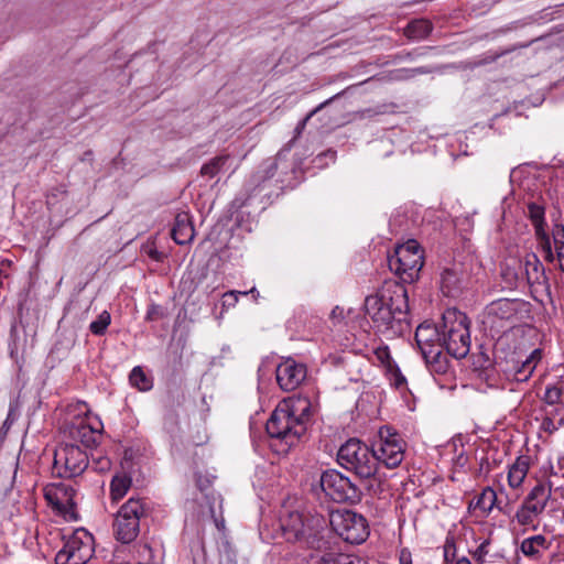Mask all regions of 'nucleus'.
Returning <instances> with one entry per match:
<instances>
[{
	"instance_id": "26",
	"label": "nucleus",
	"mask_w": 564,
	"mask_h": 564,
	"mask_svg": "<svg viewBox=\"0 0 564 564\" xmlns=\"http://www.w3.org/2000/svg\"><path fill=\"white\" fill-rule=\"evenodd\" d=\"M432 31V24L429 20L416 19L410 22L405 28V35L411 40H423Z\"/></svg>"
},
{
	"instance_id": "52",
	"label": "nucleus",
	"mask_w": 564,
	"mask_h": 564,
	"mask_svg": "<svg viewBox=\"0 0 564 564\" xmlns=\"http://www.w3.org/2000/svg\"><path fill=\"white\" fill-rule=\"evenodd\" d=\"M460 564H471L467 557H460Z\"/></svg>"
},
{
	"instance_id": "24",
	"label": "nucleus",
	"mask_w": 564,
	"mask_h": 564,
	"mask_svg": "<svg viewBox=\"0 0 564 564\" xmlns=\"http://www.w3.org/2000/svg\"><path fill=\"white\" fill-rule=\"evenodd\" d=\"M441 291L447 297L455 299L458 294V275L455 264L445 267L441 273Z\"/></svg>"
},
{
	"instance_id": "34",
	"label": "nucleus",
	"mask_w": 564,
	"mask_h": 564,
	"mask_svg": "<svg viewBox=\"0 0 564 564\" xmlns=\"http://www.w3.org/2000/svg\"><path fill=\"white\" fill-rule=\"evenodd\" d=\"M390 383L397 389H402L406 384L405 377L401 373L398 366L394 364L393 366L387 369Z\"/></svg>"
},
{
	"instance_id": "25",
	"label": "nucleus",
	"mask_w": 564,
	"mask_h": 564,
	"mask_svg": "<svg viewBox=\"0 0 564 564\" xmlns=\"http://www.w3.org/2000/svg\"><path fill=\"white\" fill-rule=\"evenodd\" d=\"M230 160L229 154L215 156L202 166L200 174L205 177L213 178L228 167Z\"/></svg>"
},
{
	"instance_id": "19",
	"label": "nucleus",
	"mask_w": 564,
	"mask_h": 564,
	"mask_svg": "<svg viewBox=\"0 0 564 564\" xmlns=\"http://www.w3.org/2000/svg\"><path fill=\"white\" fill-rule=\"evenodd\" d=\"M278 163L275 159L264 161L259 170L250 177L246 184V191L253 193L263 189L271 178L275 175Z\"/></svg>"
},
{
	"instance_id": "49",
	"label": "nucleus",
	"mask_w": 564,
	"mask_h": 564,
	"mask_svg": "<svg viewBox=\"0 0 564 564\" xmlns=\"http://www.w3.org/2000/svg\"><path fill=\"white\" fill-rule=\"evenodd\" d=\"M240 295H248L250 294L254 301L259 297V291L256 288H251L249 291H239Z\"/></svg>"
},
{
	"instance_id": "8",
	"label": "nucleus",
	"mask_w": 564,
	"mask_h": 564,
	"mask_svg": "<svg viewBox=\"0 0 564 564\" xmlns=\"http://www.w3.org/2000/svg\"><path fill=\"white\" fill-rule=\"evenodd\" d=\"M149 513V508L142 499L130 498L118 510L113 530L117 540L122 543L132 542L140 532V523Z\"/></svg>"
},
{
	"instance_id": "7",
	"label": "nucleus",
	"mask_w": 564,
	"mask_h": 564,
	"mask_svg": "<svg viewBox=\"0 0 564 564\" xmlns=\"http://www.w3.org/2000/svg\"><path fill=\"white\" fill-rule=\"evenodd\" d=\"M63 542L55 555V564H86L95 553L94 536L84 528L65 534Z\"/></svg>"
},
{
	"instance_id": "22",
	"label": "nucleus",
	"mask_w": 564,
	"mask_h": 564,
	"mask_svg": "<svg viewBox=\"0 0 564 564\" xmlns=\"http://www.w3.org/2000/svg\"><path fill=\"white\" fill-rule=\"evenodd\" d=\"M530 468L529 457L519 456L514 463L509 467L507 479L508 485L512 489H518L522 486Z\"/></svg>"
},
{
	"instance_id": "27",
	"label": "nucleus",
	"mask_w": 564,
	"mask_h": 564,
	"mask_svg": "<svg viewBox=\"0 0 564 564\" xmlns=\"http://www.w3.org/2000/svg\"><path fill=\"white\" fill-rule=\"evenodd\" d=\"M132 480L126 474H118L113 476L110 484V495L113 500L121 499L131 487Z\"/></svg>"
},
{
	"instance_id": "48",
	"label": "nucleus",
	"mask_w": 564,
	"mask_h": 564,
	"mask_svg": "<svg viewBox=\"0 0 564 564\" xmlns=\"http://www.w3.org/2000/svg\"><path fill=\"white\" fill-rule=\"evenodd\" d=\"M159 307L155 305H152L147 313V318L150 321L156 319Z\"/></svg>"
},
{
	"instance_id": "4",
	"label": "nucleus",
	"mask_w": 564,
	"mask_h": 564,
	"mask_svg": "<svg viewBox=\"0 0 564 564\" xmlns=\"http://www.w3.org/2000/svg\"><path fill=\"white\" fill-rule=\"evenodd\" d=\"M337 462L360 479H370L378 475L371 447L357 438H350L339 447Z\"/></svg>"
},
{
	"instance_id": "1",
	"label": "nucleus",
	"mask_w": 564,
	"mask_h": 564,
	"mask_svg": "<svg viewBox=\"0 0 564 564\" xmlns=\"http://www.w3.org/2000/svg\"><path fill=\"white\" fill-rule=\"evenodd\" d=\"M364 307L376 332L387 339L409 332V299L404 284L394 280L384 281L372 294L366 296Z\"/></svg>"
},
{
	"instance_id": "31",
	"label": "nucleus",
	"mask_w": 564,
	"mask_h": 564,
	"mask_svg": "<svg viewBox=\"0 0 564 564\" xmlns=\"http://www.w3.org/2000/svg\"><path fill=\"white\" fill-rule=\"evenodd\" d=\"M361 561L349 554L344 553H327L323 555L318 564H360Z\"/></svg>"
},
{
	"instance_id": "45",
	"label": "nucleus",
	"mask_w": 564,
	"mask_h": 564,
	"mask_svg": "<svg viewBox=\"0 0 564 564\" xmlns=\"http://www.w3.org/2000/svg\"><path fill=\"white\" fill-rule=\"evenodd\" d=\"M213 482V478L208 476L197 475L196 484L200 491L206 490Z\"/></svg>"
},
{
	"instance_id": "47",
	"label": "nucleus",
	"mask_w": 564,
	"mask_h": 564,
	"mask_svg": "<svg viewBox=\"0 0 564 564\" xmlns=\"http://www.w3.org/2000/svg\"><path fill=\"white\" fill-rule=\"evenodd\" d=\"M399 564H413L411 552L408 549H402L400 551Z\"/></svg>"
},
{
	"instance_id": "6",
	"label": "nucleus",
	"mask_w": 564,
	"mask_h": 564,
	"mask_svg": "<svg viewBox=\"0 0 564 564\" xmlns=\"http://www.w3.org/2000/svg\"><path fill=\"white\" fill-rule=\"evenodd\" d=\"M373 457H376V468L379 474V467L392 469L398 467L404 459L405 442L402 437L389 426L379 430L378 438L371 444Z\"/></svg>"
},
{
	"instance_id": "28",
	"label": "nucleus",
	"mask_w": 564,
	"mask_h": 564,
	"mask_svg": "<svg viewBox=\"0 0 564 564\" xmlns=\"http://www.w3.org/2000/svg\"><path fill=\"white\" fill-rule=\"evenodd\" d=\"M524 271L529 283H540L543 276V267L535 254L525 258Z\"/></svg>"
},
{
	"instance_id": "30",
	"label": "nucleus",
	"mask_w": 564,
	"mask_h": 564,
	"mask_svg": "<svg viewBox=\"0 0 564 564\" xmlns=\"http://www.w3.org/2000/svg\"><path fill=\"white\" fill-rule=\"evenodd\" d=\"M130 383L140 391H149L152 388V380L145 375L141 367H134L129 376Z\"/></svg>"
},
{
	"instance_id": "23",
	"label": "nucleus",
	"mask_w": 564,
	"mask_h": 564,
	"mask_svg": "<svg viewBox=\"0 0 564 564\" xmlns=\"http://www.w3.org/2000/svg\"><path fill=\"white\" fill-rule=\"evenodd\" d=\"M550 547V542H547L546 538L542 534L533 535L524 539L520 544L521 552L533 560L541 558V550H547Z\"/></svg>"
},
{
	"instance_id": "33",
	"label": "nucleus",
	"mask_w": 564,
	"mask_h": 564,
	"mask_svg": "<svg viewBox=\"0 0 564 564\" xmlns=\"http://www.w3.org/2000/svg\"><path fill=\"white\" fill-rule=\"evenodd\" d=\"M110 322V314L107 311H104L99 314L96 321L90 323L89 329L94 335L101 336L106 333Z\"/></svg>"
},
{
	"instance_id": "3",
	"label": "nucleus",
	"mask_w": 564,
	"mask_h": 564,
	"mask_svg": "<svg viewBox=\"0 0 564 564\" xmlns=\"http://www.w3.org/2000/svg\"><path fill=\"white\" fill-rule=\"evenodd\" d=\"M457 337L458 311L455 306L443 313L442 321L437 326L424 322L417 326L415 332V341L425 362H430V356L441 347L445 348L454 359H457Z\"/></svg>"
},
{
	"instance_id": "54",
	"label": "nucleus",
	"mask_w": 564,
	"mask_h": 564,
	"mask_svg": "<svg viewBox=\"0 0 564 564\" xmlns=\"http://www.w3.org/2000/svg\"><path fill=\"white\" fill-rule=\"evenodd\" d=\"M465 221L467 224V228H464V230H467L468 228L471 227V223H470L469 218H466Z\"/></svg>"
},
{
	"instance_id": "10",
	"label": "nucleus",
	"mask_w": 564,
	"mask_h": 564,
	"mask_svg": "<svg viewBox=\"0 0 564 564\" xmlns=\"http://www.w3.org/2000/svg\"><path fill=\"white\" fill-rule=\"evenodd\" d=\"M551 497V484L538 482L518 508L514 514L517 522L522 527L531 525L533 530H536L534 521L544 512Z\"/></svg>"
},
{
	"instance_id": "5",
	"label": "nucleus",
	"mask_w": 564,
	"mask_h": 564,
	"mask_svg": "<svg viewBox=\"0 0 564 564\" xmlns=\"http://www.w3.org/2000/svg\"><path fill=\"white\" fill-rule=\"evenodd\" d=\"M388 264L402 282L412 283L423 267V250L416 240L410 239L395 247L393 254L388 258Z\"/></svg>"
},
{
	"instance_id": "39",
	"label": "nucleus",
	"mask_w": 564,
	"mask_h": 564,
	"mask_svg": "<svg viewBox=\"0 0 564 564\" xmlns=\"http://www.w3.org/2000/svg\"><path fill=\"white\" fill-rule=\"evenodd\" d=\"M470 359H473L471 365L475 371L486 369L490 364L489 357L482 351L471 355Z\"/></svg>"
},
{
	"instance_id": "15",
	"label": "nucleus",
	"mask_w": 564,
	"mask_h": 564,
	"mask_svg": "<svg viewBox=\"0 0 564 564\" xmlns=\"http://www.w3.org/2000/svg\"><path fill=\"white\" fill-rule=\"evenodd\" d=\"M275 373L280 388L284 391H292L305 379L306 368L294 359L288 358L279 364Z\"/></svg>"
},
{
	"instance_id": "42",
	"label": "nucleus",
	"mask_w": 564,
	"mask_h": 564,
	"mask_svg": "<svg viewBox=\"0 0 564 564\" xmlns=\"http://www.w3.org/2000/svg\"><path fill=\"white\" fill-rule=\"evenodd\" d=\"M329 101H330V99H329V100H327V101H325V102H323V104H321V105H319L318 107H316L315 109H313V110H312V111H311V112H310V113H308V115H307V116H306V117H305V118H304V119H303V120L297 124V127L295 128V132H296V134H300V133L304 130V128H305V126H306L307 121H308V120H310V119H311V118H312V117H313L317 111H319V110H321V109H322L326 104H328Z\"/></svg>"
},
{
	"instance_id": "40",
	"label": "nucleus",
	"mask_w": 564,
	"mask_h": 564,
	"mask_svg": "<svg viewBox=\"0 0 564 564\" xmlns=\"http://www.w3.org/2000/svg\"><path fill=\"white\" fill-rule=\"evenodd\" d=\"M533 371H534V369H530L527 366V360H524L517 368V370L514 372V378L517 381L524 382L532 376Z\"/></svg>"
},
{
	"instance_id": "35",
	"label": "nucleus",
	"mask_w": 564,
	"mask_h": 564,
	"mask_svg": "<svg viewBox=\"0 0 564 564\" xmlns=\"http://www.w3.org/2000/svg\"><path fill=\"white\" fill-rule=\"evenodd\" d=\"M459 324L466 330V335L460 334V345L466 347V350L463 354H460V359H462V358H465L467 352L469 351V346H470V336H469L470 321L468 319V317L465 314L460 313Z\"/></svg>"
},
{
	"instance_id": "13",
	"label": "nucleus",
	"mask_w": 564,
	"mask_h": 564,
	"mask_svg": "<svg viewBox=\"0 0 564 564\" xmlns=\"http://www.w3.org/2000/svg\"><path fill=\"white\" fill-rule=\"evenodd\" d=\"M319 482L325 495L335 502H345L356 496L357 490L350 479L337 470L324 471Z\"/></svg>"
},
{
	"instance_id": "38",
	"label": "nucleus",
	"mask_w": 564,
	"mask_h": 564,
	"mask_svg": "<svg viewBox=\"0 0 564 564\" xmlns=\"http://www.w3.org/2000/svg\"><path fill=\"white\" fill-rule=\"evenodd\" d=\"M377 359L388 369L393 366L394 362L390 356L388 346H380L375 350Z\"/></svg>"
},
{
	"instance_id": "21",
	"label": "nucleus",
	"mask_w": 564,
	"mask_h": 564,
	"mask_svg": "<svg viewBox=\"0 0 564 564\" xmlns=\"http://www.w3.org/2000/svg\"><path fill=\"white\" fill-rule=\"evenodd\" d=\"M496 502V491L492 488L487 487L484 488L475 499L468 502V511L470 513H475L476 516H486L494 509Z\"/></svg>"
},
{
	"instance_id": "18",
	"label": "nucleus",
	"mask_w": 564,
	"mask_h": 564,
	"mask_svg": "<svg viewBox=\"0 0 564 564\" xmlns=\"http://www.w3.org/2000/svg\"><path fill=\"white\" fill-rule=\"evenodd\" d=\"M280 525L288 541H297L311 535L307 524H305L302 514L297 511L282 514Z\"/></svg>"
},
{
	"instance_id": "20",
	"label": "nucleus",
	"mask_w": 564,
	"mask_h": 564,
	"mask_svg": "<svg viewBox=\"0 0 564 564\" xmlns=\"http://www.w3.org/2000/svg\"><path fill=\"white\" fill-rule=\"evenodd\" d=\"M171 234L177 245H186L194 239L195 230L191 216L187 213H178L175 216Z\"/></svg>"
},
{
	"instance_id": "9",
	"label": "nucleus",
	"mask_w": 564,
	"mask_h": 564,
	"mask_svg": "<svg viewBox=\"0 0 564 564\" xmlns=\"http://www.w3.org/2000/svg\"><path fill=\"white\" fill-rule=\"evenodd\" d=\"M329 524L338 536L350 544H360L369 535L367 519L352 510H333L329 514Z\"/></svg>"
},
{
	"instance_id": "12",
	"label": "nucleus",
	"mask_w": 564,
	"mask_h": 564,
	"mask_svg": "<svg viewBox=\"0 0 564 564\" xmlns=\"http://www.w3.org/2000/svg\"><path fill=\"white\" fill-rule=\"evenodd\" d=\"M47 503L66 521H77V494L65 482H52L44 487Z\"/></svg>"
},
{
	"instance_id": "37",
	"label": "nucleus",
	"mask_w": 564,
	"mask_h": 564,
	"mask_svg": "<svg viewBox=\"0 0 564 564\" xmlns=\"http://www.w3.org/2000/svg\"><path fill=\"white\" fill-rule=\"evenodd\" d=\"M138 554H139V564H154L155 557L153 554V550L148 544L139 545L138 547Z\"/></svg>"
},
{
	"instance_id": "50",
	"label": "nucleus",
	"mask_w": 564,
	"mask_h": 564,
	"mask_svg": "<svg viewBox=\"0 0 564 564\" xmlns=\"http://www.w3.org/2000/svg\"><path fill=\"white\" fill-rule=\"evenodd\" d=\"M99 465H100V469L101 470L109 469L110 460L107 459V458H102V459L99 460Z\"/></svg>"
},
{
	"instance_id": "46",
	"label": "nucleus",
	"mask_w": 564,
	"mask_h": 564,
	"mask_svg": "<svg viewBox=\"0 0 564 564\" xmlns=\"http://www.w3.org/2000/svg\"><path fill=\"white\" fill-rule=\"evenodd\" d=\"M488 544H489L488 541H484L477 547V550L473 553L474 558H476L478 562H481V558L488 553V551H487Z\"/></svg>"
},
{
	"instance_id": "11",
	"label": "nucleus",
	"mask_w": 564,
	"mask_h": 564,
	"mask_svg": "<svg viewBox=\"0 0 564 564\" xmlns=\"http://www.w3.org/2000/svg\"><path fill=\"white\" fill-rule=\"evenodd\" d=\"M86 452L74 444H64L55 449L53 471L63 478L82 475L88 467Z\"/></svg>"
},
{
	"instance_id": "44",
	"label": "nucleus",
	"mask_w": 564,
	"mask_h": 564,
	"mask_svg": "<svg viewBox=\"0 0 564 564\" xmlns=\"http://www.w3.org/2000/svg\"><path fill=\"white\" fill-rule=\"evenodd\" d=\"M329 318L332 319L334 325L340 323L345 318L344 308L340 306H335L329 314Z\"/></svg>"
},
{
	"instance_id": "53",
	"label": "nucleus",
	"mask_w": 564,
	"mask_h": 564,
	"mask_svg": "<svg viewBox=\"0 0 564 564\" xmlns=\"http://www.w3.org/2000/svg\"><path fill=\"white\" fill-rule=\"evenodd\" d=\"M467 531H469L468 528L464 527L462 530H460V536L462 535H466Z\"/></svg>"
},
{
	"instance_id": "55",
	"label": "nucleus",
	"mask_w": 564,
	"mask_h": 564,
	"mask_svg": "<svg viewBox=\"0 0 564 564\" xmlns=\"http://www.w3.org/2000/svg\"><path fill=\"white\" fill-rule=\"evenodd\" d=\"M51 199H52V197L48 195V196H47V204H52V200H51Z\"/></svg>"
},
{
	"instance_id": "2",
	"label": "nucleus",
	"mask_w": 564,
	"mask_h": 564,
	"mask_svg": "<svg viewBox=\"0 0 564 564\" xmlns=\"http://www.w3.org/2000/svg\"><path fill=\"white\" fill-rule=\"evenodd\" d=\"M312 416V403L307 397L294 395L281 401L267 422L265 430L286 452L305 434Z\"/></svg>"
},
{
	"instance_id": "36",
	"label": "nucleus",
	"mask_w": 564,
	"mask_h": 564,
	"mask_svg": "<svg viewBox=\"0 0 564 564\" xmlns=\"http://www.w3.org/2000/svg\"><path fill=\"white\" fill-rule=\"evenodd\" d=\"M563 390L558 386H547L544 393V401L547 404H557L561 402Z\"/></svg>"
},
{
	"instance_id": "41",
	"label": "nucleus",
	"mask_w": 564,
	"mask_h": 564,
	"mask_svg": "<svg viewBox=\"0 0 564 564\" xmlns=\"http://www.w3.org/2000/svg\"><path fill=\"white\" fill-rule=\"evenodd\" d=\"M239 295H240L239 291H228V292L224 293L223 300H221L223 307L224 308L234 307L238 302Z\"/></svg>"
},
{
	"instance_id": "51",
	"label": "nucleus",
	"mask_w": 564,
	"mask_h": 564,
	"mask_svg": "<svg viewBox=\"0 0 564 564\" xmlns=\"http://www.w3.org/2000/svg\"><path fill=\"white\" fill-rule=\"evenodd\" d=\"M234 204H235L237 207H242V206L246 204V200H245V199H243V200H240V198H238V197H237V198L234 200Z\"/></svg>"
},
{
	"instance_id": "14",
	"label": "nucleus",
	"mask_w": 564,
	"mask_h": 564,
	"mask_svg": "<svg viewBox=\"0 0 564 564\" xmlns=\"http://www.w3.org/2000/svg\"><path fill=\"white\" fill-rule=\"evenodd\" d=\"M449 358L454 360L447 350L444 354L441 349H437L430 356V362H426V365H429L432 372L440 376L437 382L441 389L454 391L456 388V376L455 368L451 364Z\"/></svg>"
},
{
	"instance_id": "32",
	"label": "nucleus",
	"mask_w": 564,
	"mask_h": 564,
	"mask_svg": "<svg viewBox=\"0 0 564 564\" xmlns=\"http://www.w3.org/2000/svg\"><path fill=\"white\" fill-rule=\"evenodd\" d=\"M456 534L448 532L445 543L443 545L444 561L446 564H458L457 546H456Z\"/></svg>"
},
{
	"instance_id": "29",
	"label": "nucleus",
	"mask_w": 564,
	"mask_h": 564,
	"mask_svg": "<svg viewBox=\"0 0 564 564\" xmlns=\"http://www.w3.org/2000/svg\"><path fill=\"white\" fill-rule=\"evenodd\" d=\"M553 245L556 258L560 262V269L564 272V226L555 225L552 230Z\"/></svg>"
},
{
	"instance_id": "17",
	"label": "nucleus",
	"mask_w": 564,
	"mask_h": 564,
	"mask_svg": "<svg viewBox=\"0 0 564 564\" xmlns=\"http://www.w3.org/2000/svg\"><path fill=\"white\" fill-rule=\"evenodd\" d=\"M528 215L535 228V235L544 252L545 260L553 262L555 254L552 250L551 239L544 230V208L535 203H530L528 205Z\"/></svg>"
},
{
	"instance_id": "16",
	"label": "nucleus",
	"mask_w": 564,
	"mask_h": 564,
	"mask_svg": "<svg viewBox=\"0 0 564 564\" xmlns=\"http://www.w3.org/2000/svg\"><path fill=\"white\" fill-rule=\"evenodd\" d=\"M104 424L101 420L89 413L80 420L73 429L72 435L74 440L79 441L86 447L96 446L101 437Z\"/></svg>"
},
{
	"instance_id": "43",
	"label": "nucleus",
	"mask_w": 564,
	"mask_h": 564,
	"mask_svg": "<svg viewBox=\"0 0 564 564\" xmlns=\"http://www.w3.org/2000/svg\"><path fill=\"white\" fill-rule=\"evenodd\" d=\"M542 359V350L536 348L527 357V366L530 369H535L536 365Z\"/></svg>"
}]
</instances>
